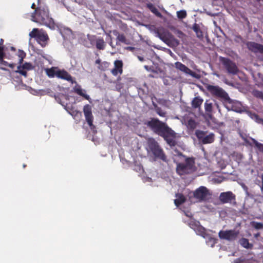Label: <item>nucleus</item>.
I'll return each instance as SVG.
<instances>
[{"instance_id":"nucleus-22","label":"nucleus","mask_w":263,"mask_h":263,"mask_svg":"<svg viewBox=\"0 0 263 263\" xmlns=\"http://www.w3.org/2000/svg\"><path fill=\"white\" fill-rule=\"evenodd\" d=\"M203 100L200 97H195L192 101V106L194 108H200Z\"/></svg>"},{"instance_id":"nucleus-38","label":"nucleus","mask_w":263,"mask_h":263,"mask_svg":"<svg viewBox=\"0 0 263 263\" xmlns=\"http://www.w3.org/2000/svg\"><path fill=\"white\" fill-rule=\"evenodd\" d=\"M87 39H88L91 45H94L95 44H96L97 39H98V37L95 35L88 34Z\"/></svg>"},{"instance_id":"nucleus-29","label":"nucleus","mask_w":263,"mask_h":263,"mask_svg":"<svg viewBox=\"0 0 263 263\" xmlns=\"http://www.w3.org/2000/svg\"><path fill=\"white\" fill-rule=\"evenodd\" d=\"M204 108L205 112L207 115H211L212 112L213 110V104L212 103L209 102V101L206 100L204 103Z\"/></svg>"},{"instance_id":"nucleus-14","label":"nucleus","mask_w":263,"mask_h":263,"mask_svg":"<svg viewBox=\"0 0 263 263\" xmlns=\"http://www.w3.org/2000/svg\"><path fill=\"white\" fill-rule=\"evenodd\" d=\"M57 77L59 79L66 80L71 83H76L71 76L64 69H58L57 73Z\"/></svg>"},{"instance_id":"nucleus-43","label":"nucleus","mask_w":263,"mask_h":263,"mask_svg":"<svg viewBox=\"0 0 263 263\" xmlns=\"http://www.w3.org/2000/svg\"><path fill=\"white\" fill-rule=\"evenodd\" d=\"M254 117L256 122L263 125V119L260 118L259 116L256 114L254 115Z\"/></svg>"},{"instance_id":"nucleus-56","label":"nucleus","mask_w":263,"mask_h":263,"mask_svg":"<svg viewBox=\"0 0 263 263\" xmlns=\"http://www.w3.org/2000/svg\"><path fill=\"white\" fill-rule=\"evenodd\" d=\"M138 59H139V60L140 61H143V58H142V57H141L139 56V57H138Z\"/></svg>"},{"instance_id":"nucleus-55","label":"nucleus","mask_w":263,"mask_h":263,"mask_svg":"<svg viewBox=\"0 0 263 263\" xmlns=\"http://www.w3.org/2000/svg\"><path fill=\"white\" fill-rule=\"evenodd\" d=\"M260 236V233H257V234H255V236H255V237L257 238V237H258V236Z\"/></svg>"},{"instance_id":"nucleus-10","label":"nucleus","mask_w":263,"mask_h":263,"mask_svg":"<svg viewBox=\"0 0 263 263\" xmlns=\"http://www.w3.org/2000/svg\"><path fill=\"white\" fill-rule=\"evenodd\" d=\"M239 234V232L235 230H220L218 236L220 239L232 242L236 240Z\"/></svg>"},{"instance_id":"nucleus-49","label":"nucleus","mask_w":263,"mask_h":263,"mask_svg":"<svg viewBox=\"0 0 263 263\" xmlns=\"http://www.w3.org/2000/svg\"><path fill=\"white\" fill-rule=\"evenodd\" d=\"M243 259L241 258H237L234 261V263H243Z\"/></svg>"},{"instance_id":"nucleus-60","label":"nucleus","mask_w":263,"mask_h":263,"mask_svg":"<svg viewBox=\"0 0 263 263\" xmlns=\"http://www.w3.org/2000/svg\"><path fill=\"white\" fill-rule=\"evenodd\" d=\"M26 164H23V167H24V168L26 167Z\"/></svg>"},{"instance_id":"nucleus-58","label":"nucleus","mask_w":263,"mask_h":263,"mask_svg":"<svg viewBox=\"0 0 263 263\" xmlns=\"http://www.w3.org/2000/svg\"><path fill=\"white\" fill-rule=\"evenodd\" d=\"M245 141L246 143H249V141L247 139H245Z\"/></svg>"},{"instance_id":"nucleus-31","label":"nucleus","mask_w":263,"mask_h":263,"mask_svg":"<svg viewBox=\"0 0 263 263\" xmlns=\"http://www.w3.org/2000/svg\"><path fill=\"white\" fill-rule=\"evenodd\" d=\"M253 144L254 145L256 149L260 152L263 153V144L259 143L255 139L251 138Z\"/></svg>"},{"instance_id":"nucleus-45","label":"nucleus","mask_w":263,"mask_h":263,"mask_svg":"<svg viewBox=\"0 0 263 263\" xmlns=\"http://www.w3.org/2000/svg\"><path fill=\"white\" fill-rule=\"evenodd\" d=\"M5 53L4 52V47H0V61L2 60V59L4 58Z\"/></svg>"},{"instance_id":"nucleus-3","label":"nucleus","mask_w":263,"mask_h":263,"mask_svg":"<svg viewBox=\"0 0 263 263\" xmlns=\"http://www.w3.org/2000/svg\"><path fill=\"white\" fill-rule=\"evenodd\" d=\"M194 159L193 158H186L185 163H177L176 172L180 176L189 174L194 171Z\"/></svg>"},{"instance_id":"nucleus-50","label":"nucleus","mask_w":263,"mask_h":263,"mask_svg":"<svg viewBox=\"0 0 263 263\" xmlns=\"http://www.w3.org/2000/svg\"><path fill=\"white\" fill-rule=\"evenodd\" d=\"M4 40L3 39H1L0 40V47H4Z\"/></svg>"},{"instance_id":"nucleus-53","label":"nucleus","mask_w":263,"mask_h":263,"mask_svg":"<svg viewBox=\"0 0 263 263\" xmlns=\"http://www.w3.org/2000/svg\"><path fill=\"white\" fill-rule=\"evenodd\" d=\"M55 99L57 102H58L59 103H61L60 101V98L58 96H55Z\"/></svg>"},{"instance_id":"nucleus-57","label":"nucleus","mask_w":263,"mask_h":263,"mask_svg":"<svg viewBox=\"0 0 263 263\" xmlns=\"http://www.w3.org/2000/svg\"><path fill=\"white\" fill-rule=\"evenodd\" d=\"M11 49L12 50H13V51L15 50V48L13 47H11Z\"/></svg>"},{"instance_id":"nucleus-12","label":"nucleus","mask_w":263,"mask_h":263,"mask_svg":"<svg viewBox=\"0 0 263 263\" xmlns=\"http://www.w3.org/2000/svg\"><path fill=\"white\" fill-rule=\"evenodd\" d=\"M157 34L158 36L167 45L173 44L177 46L179 44L178 40L176 39L168 31H164L163 32H158Z\"/></svg>"},{"instance_id":"nucleus-25","label":"nucleus","mask_w":263,"mask_h":263,"mask_svg":"<svg viewBox=\"0 0 263 263\" xmlns=\"http://www.w3.org/2000/svg\"><path fill=\"white\" fill-rule=\"evenodd\" d=\"M240 245L243 248L248 249H252L253 247V245L250 243L249 240L245 238H241L239 241Z\"/></svg>"},{"instance_id":"nucleus-24","label":"nucleus","mask_w":263,"mask_h":263,"mask_svg":"<svg viewBox=\"0 0 263 263\" xmlns=\"http://www.w3.org/2000/svg\"><path fill=\"white\" fill-rule=\"evenodd\" d=\"M59 68L57 67H52L50 68H46L45 72L47 76L49 78L57 77V73Z\"/></svg>"},{"instance_id":"nucleus-16","label":"nucleus","mask_w":263,"mask_h":263,"mask_svg":"<svg viewBox=\"0 0 263 263\" xmlns=\"http://www.w3.org/2000/svg\"><path fill=\"white\" fill-rule=\"evenodd\" d=\"M247 46L249 50L252 52L263 54V45L254 42H249L247 44Z\"/></svg>"},{"instance_id":"nucleus-21","label":"nucleus","mask_w":263,"mask_h":263,"mask_svg":"<svg viewBox=\"0 0 263 263\" xmlns=\"http://www.w3.org/2000/svg\"><path fill=\"white\" fill-rule=\"evenodd\" d=\"M113 34L117 36V45L118 44V42L125 44H129L124 34H120L117 30H114Z\"/></svg>"},{"instance_id":"nucleus-39","label":"nucleus","mask_w":263,"mask_h":263,"mask_svg":"<svg viewBox=\"0 0 263 263\" xmlns=\"http://www.w3.org/2000/svg\"><path fill=\"white\" fill-rule=\"evenodd\" d=\"M156 111L157 114L160 117H164L166 116V112L163 111L160 107H157L156 108Z\"/></svg>"},{"instance_id":"nucleus-35","label":"nucleus","mask_w":263,"mask_h":263,"mask_svg":"<svg viewBox=\"0 0 263 263\" xmlns=\"http://www.w3.org/2000/svg\"><path fill=\"white\" fill-rule=\"evenodd\" d=\"M252 95L254 97L260 99L263 101V92L258 90H254L252 92Z\"/></svg>"},{"instance_id":"nucleus-61","label":"nucleus","mask_w":263,"mask_h":263,"mask_svg":"<svg viewBox=\"0 0 263 263\" xmlns=\"http://www.w3.org/2000/svg\"><path fill=\"white\" fill-rule=\"evenodd\" d=\"M179 155L182 156V153H180L179 154Z\"/></svg>"},{"instance_id":"nucleus-13","label":"nucleus","mask_w":263,"mask_h":263,"mask_svg":"<svg viewBox=\"0 0 263 263\" xmlns=\"http://www.w3.org/2000/svg\"><path fill=\"white\" fill-rule=\"evenodd\" d=\"M219 200L222 203H231L232 201L235 200L236 196L231 191L221 193L219 197Z\"/></svg>"},{"instance_id":"nucleus-5","label":"nucleus","mask_w":263,"mask_h":263,"mask_svg":"<svg viewBox=\"0 0 263 263\" xmlns=\"http://www.w3.org/2000/svg\"><path fill=\"white\" fill-rule=\"evenodd\" d=\"M205 88L213 96L220 98L225 101H228L230 99L228 94L218 86L208 84L205 86Z\"/></svg>"},{"instance_id":"nucleus-15","label":"nucleus","mask_w":263,"mask_h":263,"mask_svg":"<svg viewBox=\"0 0 263 263\" xmlns=\"http://www.w3.org/2000/svg\"><path fill=\"white\" fill-rule=\"evenodd\" d=\"M114 67L111 70V73L114 76L122 74L123 73V63L121 60H116L114 62Z\"/></svg>"},{"instance_id":"nucleus-8","label":"nucleus","mask_w":263,"mask_h":263,"mask_svg":"<svg viewBox=\"0 0 263 263\" xmlns=\"http://www.w3.org/2000/svg\"><path fill=\"white\" fill-rule=\"evenodd\" d=\"M211 194L208 189L203 186H201L197 189L193 193L194 197L198 202H201L208 200L211 197Z\"/></svg>"},{"instance_id":"nucleus-32","label":"nucleus","mask_w":263,"mask_h":263,"mask_svg":"<svg viewBox=\"0 0 263 263\" xmlns=\"http://www.w3.org/2000/svg\"><path fill=\"white\" fill-rule=\"evenodd\" d=\"M148 7L151 12L155 14L157 16L162 17V15L161 13L158 11L157 8L154 6L152 4L148 5Z\"/></svg>"},{"instance_id":"nucleus-23","label":"nucleus","mask_w":263,"mask_h":263,"mask_svg":"<svg viewBox=\"0 0 263 263\" xmlns=\"http://www.w3.org/2000/svg\"><path fill=\"white\" fill-rule=\"evenodd\" d=\"M192 29L196 33V36L199 39H202L203 37V32L201 30L199 24L195 23L192 27Z\"/></svg>"},{"instance_id":"nucleus-51","label":"nucleus","mask_w":263,"mask_h":263,"mask_svg":"<svg viewBox=\"0 0 263 263\" xmlns=\"http://www.w3.org/2000/svg\"><path fill=\"white\" fill-rule=\"evenodd\" d=\"M8 66L13 69L15 66V64L14 63L9 64Z\"/></svg>"},{"instance_id":"nucleus-11","label":"nucleus","mask_w":263,"mask_h":263,"mask_svg":"<svg viewBox=\"0 0 263 263\" xmlns=\"http://www.w3.org/2000/svg\"><path fill=\"white\" fill-rule=\"evenodd\" d=\"M83 112L86 121L91 130L93 131V133H96L97 130H96V127L93 124V117L92 114L91 107L88 104L84 105L83 107Z\"/></svg>"},{"instance_id":"nucleus-20","label":"nucleus","mask_w":263,"mask_h":263,"mask_svg":"<svg viewBox=\"0 0 263 263\" xmlns=\"http://www.w3.org/2000/svg\"><path fill=\"white\" fill-rule=\"evenodd\" d=\"M73 91L80 96L83 97L86 100L90 101L91 100L89 96L86 94V91L83 90L80 85L77 84L73 88Z\"/></svg>"},{"instance_id":"nucleus-62","label":"nucleus","mask_w":263,"mask_h":263,"mask_svg":"<svg viewBox=\"0 0 263 263\" xmlns=\"http://www.w3.org/2000/svg\"><path fill=\"white\" fill-rule=\"evenodd\" d=\"M145 68L147 69V66H145Z\"/></svg>"},{"instance_id":"nucleus-19","label":"nucleus","mask_w":263,"mask_h":263,"mask_svg":"<svg viewBox=\"0 0 263 263\" xmlns=\"http://www.w3.org/2000/svg\"><path fill=\"white\" fill-rule=\"evenodd\" d=\"M175 66L177 69L180 70L182 72H183L186 74H188L191 76H193L194 74V72H193L190 68H189L187 66L180 62H176L175 63Z\"/></svg>"},{"instance_id":"nucleus-47","label":"nucleus","mask_w":263,"mask_h":263,"mask_svg":"<svg viewBox=\"0 0 263 263\" xmlns=\"http://www.w3.org/2000/svg\"><path fill=\"white\" fill-rule=\"evenodd\" d=\"M0 64L5 66H8L9 65L7 62L4 60V59H2V60L0 61Z\"/></svg>"},{"instance_id":"nucleus-17","label":"nucleus","mask_w":263,"mask_h":263,"mask_svg":"<svg viewBox=\"0 0 263 263\" xmlns=\"http://www.w3.org/2000/svg\"><path fill=\"white\" fill-rule=\"evenodd\" d=\"M247 46L249 50L252 52L263 54V45L254 42H249L247 44Z\"/></svg>"},{"instance_id":"nucleus-48","label":"nucleus","mask_w":263,"mask_h":263,"mask_svg":"<svg viewBox=\"0 0 263 263\" xmlns=\"http://www.w3.org/2000/svg\"><path fill=\"white\" fill-rule=\"evenodd\" d=\"M243 259L241 258H237L234 261V263H243Z\"/></svg>"},{"instance_id":"nucleus-52","label":"nucleus","mask_w":263,"mask_h":263,"mask_svg":"<svg viewBox=\"0 0 263 263\" xmlns=\"http://www.w3.org/2000/svg\"><path fill=\"white\" fill-rule=\"evenodd\" d=\"M101 60L100 59H97L96 62H95V63L97 64H99V65H100V64H101Z\"/></svg>"},{"instance_id":"nucleus-7","label":"nucleus","mask_w":263,"mask_h":263,"mask_svg":"<svg viewBox=\"0 0 263 263\" xmlns=\"http://www.w3.org/2000/svg\"><path fill=\"white\" fill-rule=\"evenodd\" d=\"M29 36L32 38H35L37 43L42 47H45L46 46L47 41L49 40L47 34L45 32H40L37 28H33L29 33Z\"/></svg>"},{"instance_id":"nucleus-44","label":"nucleus","mask_w":263,"mask_h":263,"mask_svg":"<svg viewBox=\"0 0 263 263\" xmlns=\"http://www.w3.org/2000/svg\"><path fill=\"white\" fill-rule=\"evenodd\" d=\"M22 68H23V69L29 70V69H31L32 65H31V64L29 63H25V64H24L23 65Z\"/></svg>"},{"instance_id":"nucleus-1","label":"nucleus","mask_w":263,"mask_h":263,"mask_svg":"<svg viewBox=\"0 0 263 263\" xmlns=\"http://www.w3.org/2000/svg\"><path fill=\"white\" fill-rule=\"evenodd\" d=\"M155 133L163 137L170 146L177 144L175 140L176 133L165 123L160 121L157 118H152L150 120L144 123Z\"/></svg>"},{"instance_id":"nucleus-2","label":"nucleus","mask_w":263,"mask_h":263,"mask_svg":"<svg viewBox=\"0 0 263 263\" xmlns=\"http://www.w3.org/2000/svg\"><path fill=\"white\" fill-rule=\"evenodd\" d=\"M31 16L33 22L45 25L51 29L54 28V22L50 16L49 9L47 7H37L31 13Z\"/></svg>"},{"instance_id":"nucleus-42","label":"nucleus","mask_w":263,"mask_h":263,"mask_svg":"<svg viewBox=\"0 0 263 263\" xmlns=\"http://www.w3.org/2000/svg\"><path fill=\"white\" fill-rule=\"evenodd\" d=\"M253 226L256 229H261L263 228V224L260 222H253Z\"/></svg>"},{"instance_id":"nucleus-41","label":"nucleus","mask_w":263,"mask_h":263,"mask_svg":"<svg viewBox=\"0 0 263 263\" xmlns=\"http://www.w3.org/2000/svg\"><path fill=\"white\" fill-rule=\"evenodd\" d=\"M21 66H17V70L15 71L16 72H17V73H20L21 74L25 76V77H27V71L26 70H25L24 69H21Z\"/></svg>"},{"instance_id":"nucleus-54","label":"nucleus","mask_w":263,"mask_h":263,"mask_svg":"<svg viewBox=\"0 0 263 263\" xmlns=\"http://www.w3.org/2000/svg\"><path fill=\"white\" fill-rule=\"evenodd\" d=\"M31 8L33 9H34V10H35L36 8H37V7H35V4L34 3H33L31 5Z\"/></svg>"},{"instance_id":"nucleus-27","label":"nucleus","mask_w":263,"mask_h":263,"mask_svg":"<svg viewBox=\"0 0 263 263\" xmlns=\"http://www.w3.org/2000/svg\"><path fill=\"white\" fill-rule=\"evenodd\" d=\"M177 199H175L174 203L177 206H178L185 202L186 198L183 194H176Z\"/></svg>"},{"instance_id":"nucleus-26","label":"nucleus","mask_w":263,"mask_h":263,"mask_svg":"<svg viewBox=\"0 0 263 263\" xmlns=\"http://www.w3.org/2000/svg\"><path fill=\"white\" fill-rule=\"evenodd\" d=\"M106 46V43L103 37H98L96 43V47L98 50H104Z\"/></svg>"},{"instance_id":"nucleus-59","label":"nucleus","mask_w":263,"mask_h":263,"mask_svg":"<svg viewBox=\"0 0 263 263\" xmlns=\"http://www.w3.org/2000/svg\"><path fill=\"white\" fill-rule=\"evenodd\" d=\"M127 49H133V48H132V47H127Z\"/></svg>"},{"instance_id":"nucleus-18","label":"nucleus","mask_w":263,"mask_h":263,"mask_svg":"<svg viewBox=\"0 0 263 263\" xmlns=\"http://www.w3.org/2000/svg\"><path fill=\"white\" fill-rule=\"evenodd\" d=\"M247 46L249 50L252 52L263 54V45L254 42H249L247 44Z\"/></svg>"},{"instance_id":"nucleus-34","label":"nucleus","mask_w":263,"mask_h":263,"mask_svg":"<svg viewBox=\"0 0 263 263\" xmlns=\"http://www.w3.org/2000/svg\"><path fill=\"white\" fill-rule=\"evenodd\" d=\"M197 126V123L195 120L191 119L187 121V127L190 129H194Z\"/></svg>"},{"instance_id":"nucleus-33","label":"nucleus","mask_w":263,"mask_h":263,"mask_svg":"<svg viewBox=\"0 0 263 263\" xmlns=\"http://www.w3.org/2000/svg\"><path fill=\"white\" fill-rule=\"evenodd\" d=\"M199 225H200V222L198 221L194 220V219L191 220L189 223V227L191 229H193L194 231L196 229H198L197 227H198L199 226Z\"/></svg>"},{"instance_id":"nucleus-40","label":"nucleus","mask_w":263,"mask_h":263,"mask_svg":"<svg viewBox=\"0 0 263 263\" xmlns=\"http://www.w3.org/2000/svg\"><path fill=\"white\" fill-rule=\"evenodd\" d=\"M18 56L20 58V63H21L26 57V53L24 51L19 50L18 52Z\"/></svg>"},{"instance_id":"nucleus-37","label":"nucleus","mask_w":263,"mask_h":263,"mask_svg":"<svg viewBox=\"0 0 263 263\" xmlns=\"http://www.w3.org/2000/svg\"><path fill=\"white\" fill-rule=\"evenodd\" d=\"M177 16L179 19H183L187 16V13L185 10H182L177 12Z\"/></svg>"},{"instance_id":"nucleus-4","label":"nucleus","mask_w":263,"mask_h":263,"mask_svg":"<svg viewBox=\"0 0 263 263\" xmlns=\"http://www.w3.org/2000/svg\"><path fill=\"white\" fill-rule=\"evenodd\" d=\"M147 144L149 148L155 157L166 162L167 158L163 149L159 146L158 143L153 138L148 140Z\"/></svg>"},{"instance_id":"nucleus-28","label":"nucleus","mask_w":263,"mask_h":263,"mask_svg":"<svg viewBox=\"0 0 263 263\" xmlns=\"http://www.w3.org/2000/svg\"><path fill=\"white\" fill-rule=\"evenodd\" d=\"M198 229H196L195 231L197 233V234L200 235L201 236L203 237V238H205L208 236V234L206 232V230L204 227L201 226V225H199L198 227H197Z\"/></svg>"},{"instance_id":"nucleus-46","label":"nucleus","mask_w":263,"mask_h":263,"mask_svg":"<svg viewBox=\"0 0 263 263\" xmlns=\"http://www.w3.org/2000/svg\"><path fill=\"white\" fill-rule=\"evenodd\" d=\"M136 167L135 170H136L137 172H141L143 171V167L141 165H135Z\"/></svg>"},{"instance_id":"nucleus-30","label":"nucleus","mask_w":263,"mask_h":263,"mask_svg":"<svg viewBox=\"0 0 263 263\" xmlns=\"http://www.w3.org/2000/svg\"><path fill=\"white\" fill-rule=\"evenodd\" d=\"M110 64L109 62L104 61L98 66V68L101 71H105L108 69Z\"/></svg>"},{"instance_id":"nucleus-36","label":"nucleus","mask_w":263,"mask_h":263,"mask_svg":"<svg viewBox=\"0 0 263 263\" xmlns=\"http://www.w3.org/2000/svg\"><path fill=\"white\" fill-rule=\"evenodd\" d=\"M217 239L216 238L210 237L208 238V240L206 241V243L209 246H210L211 247H213L217 243Z\"/></svg>"},{"instance_id":"nucleus-6","label":"nucleus","mask_w":263,"mask_h":263,"mask_svg":"<svg viewBox=\"0 0 263 263\" xmlns=\"http://www.w3.org/2000/svg\"><path fill=\"white\" fill-rule=\"evenodd\" d=\"M219 60L229 74L236 75L239 71V69L236 63L229 58L220 57Z\"/></svg>"},{"instance_id":"nucleus-9","label":"nucleus","mask_w":263,"mask_h":263,"mask_svg":"<svg viewBox=\"0 0 263 263\" xmlns=\"http://www.w3.org/2000/svg\"><path fill=\"white\" fill-rule=\"evenodd\" d=\"M207 131H203L197 129L195 131V135L198 140L203 144H206L213 143L215 140V135L211 133L206 135Z\"/></svg>"}]
</instances>
